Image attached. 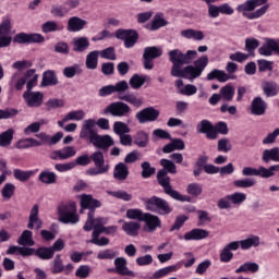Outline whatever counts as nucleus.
Listing matches in <instances>:
<instances>
[{"label": "nucleus", "instance_id": "nucleus-1", "mask_svg": "<svg viewBox=\"0 0 279 279\" xmlns=\"http://www.w3.org/2000/svg\"><path fill=\"white\" fill-rule=\"evenodd\" d=\"M160 166L162 169L157 172V182L159 186L163 189V193L177 202H191V196L180 194V192L173 190L171 185V177H169V173L175 175V173H178V166L166 158L160 160Z\"/></svg>", "mask_w": 279, "mask_h": 279}, {"label": "nucleus", "instance_id": "nucleus-2", "mask_svg": "<svg viewBox=\"0 0 279 279\" xmlns=\"http://www.w3.org/2000/svg\"><path fill=\"white\" fill-rule=\"evenodd\" d=\"M93 161L95 168L87 169L86 175H104V173H108V171H110V165L106 163V158L104 157V153L101 150H97L90 156H88V154L78 156L75 159L74 165L75 167H88V165H90Z\"/></svg>", "mask_w": 279, "mask_h": 279}, {"label": "nucleus", "instance_id": "nucleus-3", "mask_svg": "<svg viewBox=\"0 0 279 279\" xmlns=\"http://www.w3.org/2000/svg\"><path fill=\"white\" fill-rule=\"evenodd\" d=\"M197 134H205L207 141H217L219 138V134L226 136L230 129H228V123L225 121L217 122L213 124L210 120H202L196 124Z\"/></svg>", "mask_w": 279, "mask_h": 279}, {"label": "nucleus", "instance_id": "nucleus-4", "mask_svg": "<svg viewBox=\"0 0 279 279\" xmlns=\"http://www.w3.org/2000/svg\"><path fill=\"white\" fill-rule=\"evenodd\" d=\"M197 58L196 50L182 51L174 48L168 51V60L172 64V71H182V66L193 64V60Z\"/></svg>", "mask_w": 279, "mask_h": 279}, {"label": "nucleus", "instance_id": "nucleus-5", "mask_svg": "<svg viewBox=\"0 0 279 279\" xmlns=\"http://www.w3.org/2000/svg\"><path fill=\"white\" fill-rule=\"evenodd\" d=\"M59 221L61 223L72 226L80 222V215H77V205L75 202L62 203L58 207Z\"/></svg>", "mask_w": 279, "mask_h": 279}, {"label": "nucleus", "instance_id": "nucleus-6", "mask_svg": "<svg viewBox=\"0 0 279 279\" xmlns=\"http://www.w3.org/2000/svg\"><path fill=\"white\" fill-rule=\"evenodd\" d=\"M146 210L150 213H157V215H171L173 208L169 202L158 196H151L144 202Z\"/></svg>", "mask_w": 279, "mask_h": 279}, {"label": "nucleus", "instance_id": "nucleus-7", "mask_svg": "<svg viewBox=\"0 0 279 279\" xmlns=\"http://www.w3.org/2000/svg\"><path fill=\"white\" fill-rule=\"evenodd\" d=\"M251 0H246L244 3L239 4L236 7V12L242 14L244 19H248V21H256V19H260V16H265L267 14V10H269V4H265L264 7L255 10Z\"/></svg>", "mask_w": 279, "mask_h": 279}, {"label": "nucleus", "instance_id": "nucleus-8", "mask_svg": "<svg viewBox=\"0 0 279 279\" xmlns=\"http://www.w3.org/2000/svg\"><path fill=\"white\" fill-rule=\"evenodd\" d=\"M279 171V165L270 166L269 168H265L260 166L258 169L252 167H245L242 170V175L250 177L256 175L259 178H274L276 173Z\"/></svg>", "mask_w": 279, "mask_h": 279}, {"label": "nucleus", "instance_id": "nucleus-9", "mask_svg": "<svg viewBox=\"0 0 279 279\" xmlns=\"http://www.w3.org/2000/svg\"><path fill=\"white\" fill-rule=\"evenodd\" d=\"M132 108L123 101L111 102L104 109V114H111V117H130Z\"/></svg>", "mask_w": 279, "mask_h": 279}, {"label": "nucleus", "instance_id": "nucleus-10", "mask_svg": "<svg viewBox=\"0 0 279 279\" xmlns=\"http://www.w3.org/2000/svg\"><path fill=\"white\" fill-rule=\"evenodd\" d=\"M12 45V21L10 17H3L0 23V49Z\"/></svg>", "mask_w": 279, "mask_h": 279}, {"label": "nucleus", "instance_id": "nucleus-11", "mask_svg": "<svg viewBox=\"0 0 279 279\" xmlns=\"http://www.w3.org/2000/svg\"><path fill=\"white\" fill-rule=\"evenodd\" d=\"M160 56H162V47H146L143 53L144 69L151 71V69H154V60H156V58H160Z\"/></svg>", "mask_w": 279, "mask_h": 279}, {"label": "nucleus", "instance_id": "nucleus-12", "mask_svg": "<svg viewBox=\"0 0 279 279\" xmlns=\"http://www.w3.org/2000/svg\"><path fill=\"white\" fill-rule=\"evenodd\" d=\"M116 38L124 41L125 49H132L138 40V33L132 29H118L116 32Z\"/></svg>", "mask_w": 279, "mask_h": 279}, {"label": "nucleus", "instance_id": "nucleus-13", "mask_svg": "<svg viewBox=\"0 0 279 279\" xmlns=\"http://www.w3.org/2000/svg\"><path fill=\"white\" fill-rule=\"evenodd\" d=\"M158 117H160V111L154 107H147L142 109L135 114L138 123H154V121H158Z\"/></svg>", "mask_w": 279, "mask_h": 279}, {"label": "nucleus", "instance_id": "nucleus-14", "mask_svg": "<svg viewBox=\"0 0 279 279\" xmlns=\"http://www.w3.org/2000/svg\"><path fill=\"white\" fill-rule=\"evenodd\" d=\"M23 99L28 108H40V106H43L45 95L41 92H24Z\"/></svg>", "mask_w": 279, "mask_h": 279}, {"label": "nucleus", "instance_id": "nucleus-15", "mask_svg": "<svg viewBox=\"0 0 279 279\" xmlns=\"http://www.w3.org/2000/svg\"><path fill=\"white\" fill-rule=\"evenodd\" d=\"M114 268L109 269V274L112 271L118 272L119 276H130L134 278V271L128 268V259L125 257H117L113 262Z\"/></svg>", "mask_w": 279, "mask_h": 279}, {"label": "nucleus", "instance_id": "nucleus-16", "mask_svg": "<svg viewBox=\"0 0 279 279\" xmlns=\"http://www.w3.org/2000/svg\"><path fill=\"white\" fill-rule=\"evenodd\" d=\"M95 119H88L84 121L83 128L80 132V138H83L84 141H89V143H93V140L98 134L97 131H95Z\"/></svg>", "mask_w": 279, "mask_h": 279}, {"label": "nucleus", "instance_id": "nucleus-17", "mask_svg": "<svg viewBox=\"0 0 279 279\" xmlns=\"http://www.w3.org/2000/svg\"><path fill=\"white\" fill-rule=\"evenodd\" d=\"M92 145L96 147L97 149H102V151H108L112 145H114V140L112 136L106 134V135H99L97 133L96 137L93 138Z\"/></svg>", "mask_w": 279, "mask_h": 279}, {"label": "nucleus", "instance_id": "nucleus-18", "mask_svg": "<svg viewBox=\"0 0 279 279\" xmlns=\"http://www.w3.org/2000/svg\"><path fill=\"white\" fill-rule=\"evenodd\" d=\"M101 202L94 198L90 194H83L81 196V208L83 210H95L96 208H101Z\"/></svg>", "mask_w": 279, "mask_h": 279}, {"label": "nucleus", "instance_id": "nucleus-19", "mask_svg": "<svg viewBox=\"0 0 279 279\" xmlns=\"http://www.w3.org/2000/svg\"><path fill=\"white\" fill-rule=\"evenodd\" d=\"M101 202L94 198L90 194H83L81 196V208L83 210H95L96 208H101Z\"/></svg>", "mask_w": 279, "mask_h": 279}, {"label": "nucleus", "instance_id": "nucleus-20", "mask_svg": "<svg viewBox=\"0 0 279 279\" xmlns=\"http://www.w3.org/2000/svg\"><path fill=\"white\" fill-rule=\"evenodd\" d=\"M210 232L206 229L195 228L186 232L183 236L184 241H203V239H208Z\"/></svg>", "mask_w": 279, "mask_h": 279}, {"label": "nucleus", "instance_id": "nucleus-21", "mask_svg": "<svg viewBox=\"0 0 279 279\" xmlns=\"http://www.w3.org/2000/svg\"><path fill=\"white\" fill-rule=\"evenodd\" d=\"M88 25V22L80 16H72L68 20V32H82Z\"/></svg>", "mask_w": 279, "mask_h": 279}, {"label": "nucleus", "instance_id": "nucleus-22", "mask_svg": "<svg viewBox=\"0 0 279 279\" xmlns=\"http://www.w3.org/2000/svg\"><path fill=\"white\" fill-rule=\"evenodd\" d=\"M142 221H145L148 232H156L158 228H162V220H160V217L149 213L144 215V219Z\"/></svg>", "mask_w": 279, "mask_h": 279}, {"label": "nucleus", "instance_id": "nucleus-23", "mask_svg": "<svg viewBox=\"0 0 279 279\" xmlns=\"http://www.w3.org/2000/svg\"><path fill=\"white\" fill-rule=\"evenodd\" d=\"M267 110V102L262 97H255L251 104V112L256 117H263Z\"/></svg>", "mask_w": 279, "mask_h": 279}, {"label": "nucleus", "instance_id": "nucleus-24", "mask_svg": "<svg viewBox=\"0 0 279 279\" xmlns=\"http://www.w3.org/2000/svg\"><path fill=\"white\" fill-rule=\"evenodd\" d=\"M38 213H39L38 205H34L28 218V225H27L28 230H34V226H36L37 230H40L43 228V220H40V218L38 217Z\"/></svg>", "mask_w": 279, "mask_h": 279}, {"label": "nucleus", "instance_id": "nucleus-25", "mask_svg": "<svg viewBox=\"0 0 279 279\" xmlns=\"http://www.w3.org/2000/svg\"><path fill=\"white\" fill-rule=\"evenodd\" d=\"M207 80H218V82H228V80H236L234 71H229L228 73L223 71H211L207 75Z\"/></svg>", "mask_w": 279, "mask_h": 279}, {"label": "nucleus", "instance_id": "nucleus-26", "mask_svg": "<svg viewBox=\"0 0 279 279\" xmlns=\"http://www.w3.org/2000/svg\"><path fill=\"white\" fill-rule=\"evenodd\" d=\"M128 175H130V169L128 168V165L123 162H119L113 168V178L114 180H119L123 182V180H128Z\"/></svg>", "mask_w": 279, "mask_h": 279}, {"label": "nucleus", "instance_id": "nucleus-27", "mask_svg": "<svg viewBox=\"0 0 279 279\" xmlns=\"http://www.w3.org/2000/svg\"><path fill=\"white\" fill-rule=\"evenodd\" d=\"M262 160L266 165L269 162H279V147H274L270 149H265L262 155Z\"/></svg>", "mask_w": 279, "mask_h": 279}, {"label": "nucleus", "instance_id": "nucleus-28", "mask_svg": "<svg viewBox=\"0 0 279 279\" xmlns=\"http://www.w3.org/2000/svg\"><path fill=\"white\" fill-rule=\"evenodd\" d=\"M258 53L259 56H264L266 58H269V56H274V53H276L274 49V39L266 38L262 47L258 48Z\"/></svg>", "mask_w": 279, "mask_h": 279}, {"label": "nucleus", "instance_id": "nucleus-29", "mask_svg": "<svg viewBox=\"0 0 279 279\" xmlns=\"http://www.w3.org/2000/svg\"><path fill=\"white\" fill-rule=\"evenodd\" d=\"M182 266L180 264L167 266L165 268H161L153 274L150 279H160L165 278V276H169V274H172V271H178Z\"/></svg>", "mask_w": 279, "mask_h": 279}, {"label": "nucleus", "instance_id": "nucleus-30", "mask_svg": "<svg viewBox=\"0 0 279 279\" xmlns=\"http://www.w3.org/2000/svg\"><path fill=\"white\" fill-rule=\"evenodd\" d=\"M122 230L129 236H138V230H141V223L135 221L124 222L122 226Z\"/></svg>", "mask_w": 279, "mask_h": 279}, {"label": "nucleus", "instance_id": "nucleus-31", "mask_svg": "<svg viewBox=\"0 0 279 279\" xmlns=\"http://www.w3.org/2000/svg\"><path fill=\"white\" fill-rule=\"evenodd\" d=\"M38 180L39 182H43V184H56V182H58V174H56V172L45 170L39 173Z\"/></svg>", "mask_w": 279, "mask_h": 279}, {"label": "nucleus", "instance_id": "nucleus-32", "mask_svg": "<svg viewBox=\"0 0 279 279\" xmlns=\"http://www.w3.org/2000/svg\"><path fill=\"white\" fill-rule=\"evenodd\" d=\"M35 256H37V258H39L40 260H51L54 254L51 250V246H41L35 250Z\"/></svg>", "mask_w": 279, "mask_h": 279}, {"label": "nucleus", "instance_id": "nucleus-33", "mask_svg": "<svg viewBox=\"0 0 279 279\" xmlns=\"http://www.w3.org/2000/svg\"><path fill=\"white\" fill-rule=\"evenodd\" d=\"M172 77H183L184 80H195L202 75V71H171Z\"/></svg>", "mask_w": 279, "mask_h": 279}, {"label": "nucleus", "instance_id": "nucleus-34", "mask_svg": "<svg viewBox=\"0 0 279 279\" xmlns=\"http://www.w3.org/2000/svg\"><path fill=\"white\" fill-rule=\"evenodd\" d=\"M260 269V266L257 263L246 262L235 269V274H256Z\"/></svg>", "mask_w": 279, "mask_h": 279}, {"label": "nucleus", "instance_id": "nucleus-35", "mask_svg": "<svg viewBox=\"0 0 279 279\" xmlns=\"http://www.w3.org/2000/svg\"><path fill=\"white\" fill-rule=\"evenodd\" d=\"M29 147H43V142L36 138H24L17 142V149H29Z\"/></svg>", "mask_w": 279, "mask_h": 279}, {"label": "nucleus", "instance_id": "nucleus-36", "mask_svg": "<svg viewBox=\"0 0 279 279\" xmlns=\"http://www.w3.org/2000/svg\"><path fill=\"white\" fill-rule=\"evenodd\" d=\"M133 138V143L134 145H137V147H146L149 145V134L145 131H137Z\"/></svg>", "mask_w": 279, "mask_h": 279}, {"label": "nucleus", "instance_id": "nucleus-37", "mask_svg": "<svg viewBox=\"0 0 279 279\" xmlns=\"http://www.w3.org/2000/svg\"><path fill=\"white\" fill-rule=\"evenodd\" d=\"M14 141V129H8L0 134V147H10Z\"/></svg>", "mask_w": 279, "mask_h": 279}, {"label": "nucleus", "instance_id": "nucleus-38", "mask_svg": "<svg viewBox=\"0 0 279 279\" xmlns=\"http://www.w3.org/2000/svg\"><path fill=\"white\" fill-rule=\"evenodd\" d=\"M181 36L187 40H202L204 38V32L189 28L181 31Z\"/></svg>", "mask_w": 279, "mask_h": 279}, {"label": "nucleus", "instance_id": "nucleus-39", "mask_svg": "<svg viewBox=\"0 0 279 279\" xmlns=\"http://www.w3.org/2000/svg\"><path fill=\"white\" fill-rule=\"evenodd\" d=\"M208 66V57L202 56L196 61H194L193 65H187L184 71H204Z\"/></svg>", "mask_w": 279, "mask_h": 279}, {"label": "nucleus", "instance_id": "nucleus-40", "mask_svg": "<svg viewBox=\"0 0 279 279\" xmlns=\"http://www.w3.org/2000/svg\"><path fill=\"white\" fill-rule=\"evenodd\" d=\"M260 245V238L253 235L245 240L240 241L241 250H250L251 247H258Z\"/></svg>", "mask_w": 279, "mask_h": 279}, {"label": "nucleus", "instance_id": "nucleus-41", "mask_svg": "<svg viewBox=\"0 0 279 279\" xmlns=\"http://www.w3.org/2000/svg\"><path fill=\"white\" fill-rule=\"evenodd\" d=\"M167 25H169V22L165 20V14L157 13L153 19L150 29L156 32V29H160V27H165Z\"/></svg>", "mask_w": 279, "mask_h": 279}, {"label": "nucleus", "instance_id": "nucleus-42", "mask_svg": "<svg viewBox=\"0 0 279 279\" xmlns=\"http://www.w3.org/2000/svg\"><path fill=\"white\" fill-rule=\"evenodd\" d=\"M74 51H86L88 49L90 41L87 37H76L73 39Z\"/></svg>", "mask_w": 279, "mask_h": 279}, {"label": "nucleus", "instance_id": "nucleus-43", "mask_svg": "<svg viewBox=\"0 0 279 279\" xmlns=\"http://www.w3.org/2000/svg\"><path fill=\"white\" fill-rule=\"evenodd\" d=\"M34 233L29 230H24L21 234V236L17 239L19 245H34Z\"/></svg>", "mask_w": 279, "mask_h": 279}, {"label": "nucleus", "instance_id": "nucleus-44", "mask_svg": "<svg viewBox=\"0 0 279 279\" xmlns=\"http://www.w3.org/2000/svg\"><path fill=\"white\" fill-rule=\"evenodd\" d=\"M43 86H58V77L52 71L44 72Z\"/></svg>", "mask_w": 279, "mask_h": 279}, {"label": "nucleus", "instance_id": "nucleus-45", "mask_svg": "<svg viewBox=\"0 0 279 279\" xmlns=\"http://www.w3.org/2000/svg\"><path fill=\"white\" fill-rule=\"evenodd\" d=\"M64 271V264L62 262V255L57 254L52 260L51 274H62Z\"/></svg>", "mask_w": 279, "mask_h": 279}, {"label": "nucleus", "instance_id": "nucleus-46", "mask_svg": "<svg viewBox=\"0 0 279 279\" xmlns=\"http://www.w3.org/2000/svg\"><path fill=\"white\" fill-rule=\"evenodd\" d=\"M255 185H256V180L251 178L240 179L233 182V186H235V189H252V186H255Z\"/></svg>", "mask_w": 279, "mask_h": 279}, {"label": "nucleus", "instance_id": "nucleus-47", "mask_svg": "<svg viewBox=\"0 0 279 279\" xmlns=\"http://www.w3.org/2000/svg\"><path fill=\"white\" fill-rule=\"evenodd\" d=\"M119 99H121V101H126V104H131V106H134L135 108H141V106H143V100H141L133 94L119 96Z\"/></svg>", "mask_w": 279, "mask_h": 279}, {"label": "nucleus", "instance_id": "nucleus-48", "mask_svg": "<svg viewBox=\"0 0 279 279\" xmlns=\"http://www.w3.org/2000/svg\"><path fill=\"white\" fill-rule=\"evenodd\" d=\"M113 132L118 136H121L123 134H130L131 129H130V126H128V124L125 122L116 121L113 123Z\"/></svg>", "mask_w": 279, "mask_h": 279}, {"label": "nucleus", "instance_id": "nucleus-49", "mask_svg": "<svg viewBox=\"0 0 279 279\" xmlns=\"http://www.w3.org/2000/svg\"><path fill=\"white\" fill-rule=\"evenodd\" d=\"M141 167H142L141 175L142 178H144V180L151 178L154 173H156V169L151 167V163H149V161L142 162Z\"/></svg>", "mask_w": 279, "mask_h": 279}, {"label": "nucleus", "instance_id": "nucleus-50", "mask_svg": "<svg viewBox=\"0 0 279 279\" xmlns=\"http://www.w3.org/2000/svg\"><path fill=\"white\" fill-rule=\"evenodd\" d=\"M13 175L15 180H19L20 182H27L32 175H34V171H25L21 169H14Z\"/></svg>", "mask_w": 279, "mask_h": 279}, {"label": "nucleus", "instance_id": "nucleus-51", "mask_svg": "<svg viewBox=\"0 0 279 279\" xmlns=\"http://www.w3.org/2000/svg\"><path fill=\"white\" fill-rule=\"evenodd\" d=\"M62 26L58 25V22L48 21L41 25V31L44 34H50L51 32H60Z\"/></svg>", "mask_w": 279, "mask_h": 279}, {"label": "nucleus", "instance_id": "nucleus-52", "mask_svg": "<svg viewBox=\"0 0 279 279\" xmlns=\"http://www.w3.org/2000/svg\"><path fill=\"white\" fill-rule=\"evenodd\" d=\"M69 7L64 5H53L50 10V14H52V16H57L59 19H64V16H66V14H69Z\"/></svg>", "mask_w": 279, "mask_h": 279}, {"label": "nucleus", "instance_id": "nucleus-53", "mask_svg": "<svg viewBox=\"0 0 279 279\" xmlns=\"http://www.w3.org/2000/svg\"><path fill=\"white\" fill-rule=\"evenodd\" d=\"M98 260H113L117 258V252L112 248H106L97 254Z\"/></svg>", "mask_w": 279, "mask_h": 279}, {"label": "nucleus", "instance_id": "nucleus-54", "mask_svg": "<svg viewBox=\"0 0 279 279\" xmlns=\"http://www.w3.org/2000/svg\"><path fill=\"white\" fill-rule=\"evenodd\" d=\"M145 215H146V213H143L140 208L126 210V218L133 219L136 221H143V219L145 218Z\"/></svg>", "mask_w": 279, "mask_h": 279}, {"label": "nucleus", "instance_id": "nucleus-55", "mask_svg": "<svg viewBox=\"0 0 279 279\" xmlns=\"http://www.w3.org/2000/svg\"><path fill=\"white\" fill-rule=\"evenodd\" d=\"M59 151L60 160H69V158H73V156L77 154L73 146H65L62 149H59Z\"/></svg>", "mask_w": 279, "mask_h": 279}, {"label": "nucleus", "instance_id": "nucleus-56", "mask_svg": "<svg viewBox=\"0 0 279 279\" xmlns=\"http://www.w3.org/2000/svg\"><path fill=\"white\" fill-rule=\"evenodd\" d=\"M108 195L116 197L117 199H122V202H132V194L125 191H108Z\"/></svg>", "mask_w": 279, "mask_h": 279}, {"label": "nucleus", "instance_id": "nucleus-57", "mask_svg": "<svg viewBox=\"0 0 279 279\" xmlns=\"http://www.w3.org/2000/svg\"><path fill=\"white\" fill-rule=\"evenodd\" d=\"M15 191H16L15 184L7 183L1 190L3 199H12V196L14 195Z\"/></svg>", "mask_w": 279, "mask_h": 279}, {"label": "nucleus", "instance_id": "nucleus-58", "mask_svg": "<svg viewBox=\"0 0 279 279\" xmlns=\"http://www.w3.org/2000/svg\"><path fill=\"white\" fill-rule=\"evenodd\" d=\"M203 189L199 183H190L186 186L187 195H192L193 197H199L202 195Z\"/></svg>", "mask_w": 279, "mask_h": 279}, {"label": "nucleus", "instance_id": "nucleus-59", "mask_svg": "<svg viewBox=\"0 0 279 279\" xmlns=\"http://www.w3.org/2000/svg\"><path fill=\"white\" fill-rule=\"evenodd\" d=\"M229 60H232V62H239L240 64H242V62L250 60V53L235 51L229 54Z\"/></svg>", "mask_w": 279, "mask_h": 279}, {"label": "nucleus", "instance_id": "nucleus-60", "mask_svg": "<svg viewBox=\"0 0 279 279\" xmlns=\"http://www.w3.org/2000/svg\"><path fill=\"white\" fill-rule=\"evenodd\" d=\"M220 96L225 101H232L234 99V87L232 86H225L220 89Z\"/></svg>", "mask_w": 279, "mask_h": 279}, {"label": "nucleus", "instance_id": "nucleus-61", "mask_svg": "<svg viewBox=\"0 0 279 279\" xmlns=\"http://www.w3.org/2000/svg\"><path fill=\"white\" fill-rule=\"evenodd\" d=\"M97 58H99L98 51H92L87 54L86 66L87 69H97Z\"/></svg>", "mask_w": 279, "mask_h": 279}, {"label": "nucleus", "instance_id": "nucleus-62", "mask_svg": "<svg viewBox=\"0 0 279 279\" xmlns=\"http://www.w3.org/2000/svg\"><path fill=\"white\" fill-rule=\"evenodd\" d=\"M259 45H260V41H258V39L246 38L245 39V51H247V53H254V51H256V49H258Z\"/></svg>", "mask_w": 279, "mask_h": 279}, {"label": "nucleus", "instance_id": "nucleus-63", "mask_svg": "<svg viewBox=\"0 0 279 279\" xmlns=\"http://www.w3.org/2000/svg\"><path fill=\"white\" fill-rule=\"evenodd\" d=\"M229 199H231V203L235 206H241V204L247 199V195H245V193L235 192L229 195Z\"/></svg>", "mask_w": 279, "mask_h": 279}, {"label": "nucleus", "instance_id": "nucleus-64", "mask_svg": "<svg viewBox=\"0 0 279 279\" xmlns=\"http://www.w3.org/2000/svg\"><path fill=\"white\" fill-rule=\"evenodd\" d=\"M264 93H265L266 97H276V95H278V93H279V87H278V85H276L274 83H267L264 86Z\"/></svg>", "mask_w": 279, "mask_h": 279}]
</instances>
